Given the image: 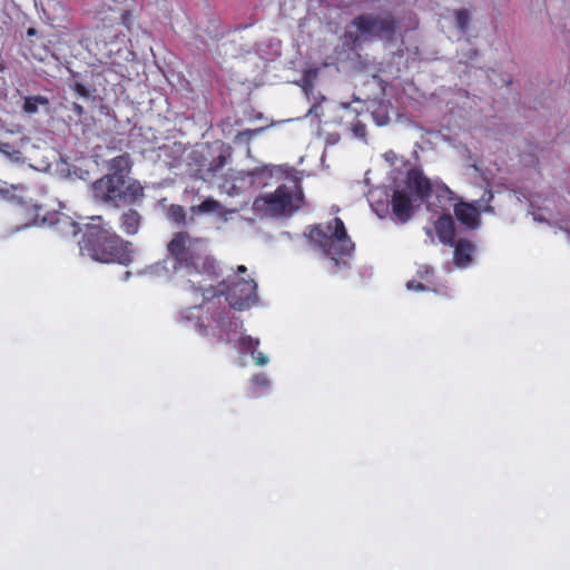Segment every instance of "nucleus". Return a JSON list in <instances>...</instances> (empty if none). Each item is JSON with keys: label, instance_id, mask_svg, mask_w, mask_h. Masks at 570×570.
Returning a JSON list of instances; mask_svg holds the SVG:
<instances>
[{"label": "nucleus", "instance_id": "nucleus-1", "mask_svg": "<svg viewBox=\"0 0 570 570\" xmlns=\"http://www.w3.org/2000/svg\"><path fill=\"white\" fill-rule=\"evenodd\" d=\"M173 271L183 273L194 292H200L204 301L213 298L217 292L212 284L220 275L217 261L210 254L205 238L194 237L180 230L167 244Z\"/></svg>", "mask_w": 570, "mask_h": 570}, {"label": "nucleus", "instance_id": "nucleus-2", "mask_svg": "<svg viewBox=\"0 0 570 570\" xmlns=\"http://www.w3.org/2000/svg\"><path fill=\"white\" fill-rule=\"evenodd\" d=\"M80 252L102 264L129 265L132 262L131 243L111 228L88 224L79 240Z\"/></svg>", "mask_w": 570, "mask_h": 570}, {"label": "nucleus", "instance_id": "nucleus-3", "mask_svg": "<svg viewBox=\"0 0 570 570\" xmlns=\"http://www.w3.org/2000/svg\"><path fill=\"white\" fill-rule=\"evenodd\" d=\"M308 238L336 268L348 267L345 258L351 257L355 244L347 235L344 222L340 217H334L326 224L312 226Z\"/></svg>", "mask_w": 570, "mask_h": 570}, {"label": "nucleus", "instance_id": "nucleus-4", "mask_svg": "<svg viewBox=\"0 0 570 570\" xmlns=\"http://www.w3.org/2000/svg\"><path fill=\"white\" fill-rule=\"evenodd\" d=\"M0 195L3 199L31 214V220L27 223L26 226L39 224L48 225L57 235L62 237L76 236L80 230L78 223L63 213L53 212L41 216L42 206L33 203L27 195V189L22 186L11 185L10 188L0 189Z\"/></svg>", "mask_w": 570, "mask_h": 570}, {"label": "nucleus", "instance_id": "nucleus-5", "mask_svg": "<svg viewBox=\"0 0 570 570\" xmlns=\"http://www.w3.org/2000/svg\"><path fill=\"white\" fill-rule=\"evenodd\" d=\"M96 200L116 208L130 206L145 196L144 187L138 180L105 175L91 186Z\"/></svg>", "mask_w": 570, "mask_h": 570}, {"label": "nucleus", "instance_id": "nucleus-6", "mask_svg": "<svg viewBox=\"0 0 570 570\" xmlns=\"http://www.w3.org/2000/svg\"><path fill=\"white\" fill-rule=\"evenodd\" d=\"M304 196L301 186L281 185L274 193L259 195L254 200V208L272 217L291 215L301 208Z\"/></svg>", "mask_w": 570, "mask_h": 570}, {"label": "nucleus", "instance_id": "nucleus-7", "mask_svg": "<svg viewBox=\"0 0 570 570\" xmlns=\"http://www.w3.org/2000/svg\"><path fill=\"white\" fill-rule=\"evenodd\" d=\"M257 284L253 278L235 277L232 282L222 281L215 286L217 294L224 295L229 306L236 311L249 308L257 299Z\"/></svg>", "mask_w": 570, "mask_h": 570}, {"label": "nucleus", "instance_id": "nucleus-8", "mask_svg": "<svg viewBox=\"0 0 570 570\" xmlns=\"http://www.w3.org/2000/svg\"><path fill=\"white\" fill-rule=\"evenodd\" d=\"M352 26L365 37L391 40L396 35L400 23L392 13H363L352 20Z\"/></svg>", "mask_w": 570, "mask_h": 570}, {"label": "nucleus", "instance_id": "nucleus-9", "mask_svg": "<svg viewBox=\"0 0 570 570\" xmlns=\"http://www.w3.org/2000/svg\"><path fill=\"white\" fill-rule=\"evenodd\" d=\"M232 158V147L222 144L216 156L209 163H203L197 169L198 177L207 183L215 180Z\"/></svg>", "mask_w": 570, "mask_h": 570}, {"label": "nucleus", "instance_id": "nucleus-10", "mask_svg": "<svg viewBox=\"0 0 570 570\" xmlns=\"http://www.w3.org/2000/svg\"><path fill=\"white\" fill-rule=\"evenodd\" d=\"M488 212L493 213V207L491 205H484V206H476L471 203H465L462 200H459L456 204H454V215L456 219L468 227L469 229H476L479 228L481 220H480V212Z\"/></svg>", "mask_w": 570, "mask_h": 570}, {"label": "nucleus", "instance_id": "nucleus-11", "mask_svg": "<svg viewBox=\"0 0 570 570\" xmlns=\"http://www.w3.org/2000/svg\"><path fill=\"white\" fill-rule=\"evenodd\" d=\"M393 215L401 223L410 220L413 214L411 195L405 190L395 189L391 198Z\"/></svg>", "mask_w": 570, "mask_h": 570}, {"label": "nucleus", "instance_id": "nucleus-12", "mask_svg": "<svg viewBox=\"0 0 570 570\" xmlns=\"http://www.w3.org/2000/svg\"><path fill=\"white\" fill-rule=\"evenodd\" d=\"M453 263L459 268H466L473 261L474 244L468 238L454 240Z\"/></svg>", "mask_w": 570, "mask_h": 570}, {"label": "nucleus", "instance_id": "nucleus-13", "mask_svg": "<svg viewBox=\"0 0 570 570\" xmlns=\"http://www.w3.org/2000/svg\"><path fill=\"white\" fill-rule=\"evenodd\" d=\"M434 228L440 242L446 246H453L455 240V224L449 213L442 214L434 223Z\"/></svg>", "mask_w": 570, "mask_h": 570}, {"label": "nucleus", "instance_id": "nucleus-14", "mask_svg": "<svg viewBox=\"0 0 570 570\" xmlns=\"http://www.w3.org/2000/svg\"><path fill=\"white\" fill-rule=\"evenodd\" d=\"M407 185L415 190L421 199L428 198L431 195V181L419 170H410L407 173Z\"/></svg>", "mask_w": 570, "mask_h": 570}, {"label": "nucleus", "instance_id": "nucleus-15", "mask_svg": "<svg viewBox=\"0 0 570 570\" xmlns=\"http://www.w3.org/2000/svg\"><path fill=\"white\" fill-rule=\"evenodd\" d=\"M107 167V175H115L117 177L128 178L127 175L129 174L131 168L130 157L128 154L116 156L108 161Z\"/></svg>", "mask_w": 570, "mask_h": 570}, {"label": "nucleus", "instance_id": "nucleus-16", "mask_svg": "<svg viewBox=\"0 0 570 570\" xmlns=\"http://www.w3.org/2000/svg\"><path fill=\"white\" fill-rule=\"evenodd\" d=\"M141 216L136 209H128L120 217V228L127 235H135L139 230Z\"/></svg>", "mask_w": 570, "mask_h": 570}, {"label": "nucleus", "instance_id": "nucleus-17", "mask_svg": "<svg viewBox=\"0 0 570 570\" xmlns=\"http://www.w3.org/2000/svg\"><path fill=\"white\" fill-rule=\"evenodd\" d=\"M50 101L46 96H29L23 98L22 111L27 115H35L39 111V106L47 107Z\"/></svg>", "mask_w": 570, "mask_h": 570}, {"label": "nucleus", "instance_id": "nucleus-18", "mask_svg": "<svg viewBox=\"0 0 570 570\" xmlns=\"http://www.w3.org/2000/svg\"><path fill=\"white\" fill-rule=\"evenodd\" d=\"M259 346V340L254 338L249 335H244L238 341V348L242 353H248L255 355L257 347Z\"/></svg>", "mask_w": 570, "mask_h": 570}, {"label": "nucleus", "instance_id": "nucleus-19", "mask_svg": "<svg viewBox=\"0 0 570 570\" xmlns=\"http://www.w3.org/2000/svg\"><path fill=\"white\" fill-rule=\"evenodd\" d=\"M253 181L267 185V180L273 177V168L268 166L257 167L252 171Z\"/></svg>", "mask_w": 570, "mask_h": 570}, {"label": "nucleus", "instance_id": "nucleus-20", "mask_svg": "<svg viewBox=\"0 0 570 570\" xmlns=\"http://www.w3.org/2000/svg\"><path fill=\"white\" fill-rule=\"evenodd\" d=\"M263 131V128H256V129H245L242 131H238L234 138V142L238 145H249L252 139L261 134Z\"/></svg>", "mask_w": 570, "mask_h": 570}, {"label": "nucleus", "instance_id": "nucleus-21", "mask_svg": "<svg viewBox=\"0 0 570 570\" xmlns=\"http://www.w3.org/2000/svg\"><path fill=\"white\" fill-rule=\"evenodd\" d=\"M168 218L178 225L186 224V210L183 206L173 204L168 208Z\"/></svg>", "mask_w": 570, "mask_h": 570}, {"label": "nucleus", "instance_id": "nucleus-22", "mask_svg": "<svg viewBox=\"0 0 570 570\" xmlns=\"http://www.w3.org/2000/svg\"><path fill=\"white\" fill-rule=\"evenodd\" d=\"M220 208H222V205L218 200H215L213 198H207L204 202H202L198 206L193 207V210L202 213V214H208V213L218 212Z\"/></svg>", "mask_w": 570, "mask_h": 570}, {"label": "nucleus", "instance_id": "nucleus-23", "mask_svg": "<svg viewBox=\"0 0 570 570\" xmlns=\"http://www.w3.org/2000/svg\"><path fill=\"white\" fill-rule=\"evenodd\" d=\"M455 24L461 32H466L469 23L471 21L470 12L465 9L455 10Z\"/></svg>", "mask_w": 570, "mask_h": 570}, {"label": "nucleus", "instance_id": "nucleus-24", "mask_svg": "<svg viewBox=\"0 0 570 570\" xmlns=\"http://www.w3.org/2000/svg\"><path fill=\"white\" fill-rule=\"evenodd\" d=\"M213 320H214L216 326L219 327L220 330H223L225 327H229L232 325L229 313L226 312L225 309L216 313L214 315Z\"/></svg>", "mask_w": 570, "mask_h": 570}, {"label": "nucleus", "instance_id": "nucleus-25", "mask_svg": "<svg viewBox=\"0 0 570 570\" xmlns=\"http://www.w3.org/2000/svg\"><path fill=\"white\" fill-rule=\"evenodd\" d=\"M416 275L422 281H425L426 283L431 284L432 278L434 276V269L428 265H421L417 268Z\"/></svg>", "mask_w": 570, "mask_h": 570}, {"label": "nucleus", "instance_id": "nucleus-26", "mask_svg": "<svg viewBox=\"0 0 570 570\" xmlns=\"http://www.w3.org/2000/svg\"><path fill=\"white\" fill-rule=\"evenodd\" d=\"M436 196H438V198H444L449 202L456 199L455 194L444 184H442L441 186H438Z\"/></svg>", "mask_w": 570, "mask_h": 570}, {"label": "nucleus", "instance_id": "nucleus-27", "mask_svg": "<svg viewBox=\"0 0 570 570\" xmlns=\"http://www.w3.org/2000/svg\"><path fill=\"white\" fill-rule=\"evenodd\" d=\"M70 88L81 98H89L91 96L90 89L78 81L70 85Z\"/></svg>", "mask_w": 570, "mask_h": 570}, {"label": "nucleus", "instance_id": "nucleus-28", "mask_svg": "<svg viewBox=\"0 0 570 570\" xmlns=\"http://www.w3.org/2000/svg\"><path fill=\"white\" fill-rule=\"evenodd\" d=\"M252 383L258 389H265L268 386L269 381L264 374H256L252 377Z\"/></svg>", "mask_w": 570, "mask_h": 570}, {"label": "nucleus", "instance_id": "nucleus-29", "mask_svg": "<svg viewBox=\"0 0 570 570\" xmlns=\"http://www.w3.org/2000/svg\"><path fill=\"white\" fill-rule=\"evenodd\" d=\"M344 38L347 43L356 46L360 42V35L357 32L346 31Z\"/></svg>", "mask_w": 570, "mask_h": 570}, {"label": "nucleus", "instance_id": "nucleus-30", "mask_svg": "<svg viewBox=\"0 0 570 570\" xmlns=\"http://www.w3.org/2000/svg\"><path fill=\"white\" fill-rule=\"evenodd\" d=\"M255 363L259 366L266 365L268 363V357L262 352H255V355H252Z\"/></svg>", "mask_w": 570, "mask_h": 570}, {"label": "nucleus", "instance_id": "nucleus-31", "mask_svg": "<svg viewBox=\"0 0 570 570\" xmlns=\"http://www.w3.org/2000/svg\"><path fill=\"white\" fill-rule=\"evenodd\" d=\"M406 287L407 289L412 291H417V292H422V291H425L426 289V286L420 282H416V281H409L406 283Z\"/></svg>", "mask_w": 570, "mask_h": 570}, {"label": "nucleus", "instance_id": "nucleus-32", "mask_svg": "<svg viewBox=\"0 0 570 570\" xmlns=\"http://www.w3.org/2000/svg\"><path fill=\"white\" fill-rule=\"evenodd\" d=\"M492 199H493V193H492V190H491V189H487V190L483 193V195H482L481 199H480V200H476V204H480V202H485V203H487L485 205H488V204L490 205V202H491Z\"/></svg>", "mask_w": 570, "mask_h": 570}, {"label": "nucleus", "instance_id": "nucleus-33", "mask_svg": "<svg viewBox=\"0 0 570 570\" xmlns=\"http://www.w3.org/2000/svg\"><path fill=\"white\" fill-rule=\"evenodd\" d=\"M72 110L79 117L82 116L83 112H85L83 107L80 104H78V102H73L72 104Z\"/></svg>", "mask_w": 570, "mask_h": 570}, {"label": "nucleus", "instance_id": "nucleus-34", "mask_svg": "<svg viewBox=\"0 0 570 570\" xmlns=\"http://www.w3.org/2000/svg\"><path fill=\"white\" fill-rule=\"evenodd\" d=\"M130 18H131V14L129 11H124L122 14H121V22L122 24L125 26H129L130 23Z\"/></svg>", "mask_w": 570, "mask_h": 570}, {"label": "nucleus", "instance_id": "nucleus-35", "mask_svg": "<svg viewBox=\"0 0 570 570\" xmlns=\"http://www.w3.org/2000/svg\"><path fill=\"white\" fill-rule=\"evenodd\" d=\"M354 132L357 135V136H364L365 134V126L362 125V124H357L355 127H354Z\"/></svg>", "mask_w": 570, "mask_h": 570}, {"label": "nucleus", "instance_id": "nucleus-36", "mask_svg": "<svg viewBox=\"0 0 570 570\" xmlns=\"http://www.w3.org/2000/svg\"><path fill=\"white\" fill-rule=\"evenodd\" d=\"M237 272H238L239 274H243V273H246V272H247V268H246V266H244V265H239V266L237 267Z\"/></svg>", "mask_w": 570, "mask_h": 570}, {"label": "nucleus", "instance_id": "nucleus-37", "mask_svg": "<svg viewBox=\"0 0 570 570\" xmlns=\"http://www.w3.org/2000/svg\"><path fill=\"white\" fill-rule=\"evenodd\" d=\"M36 33H37V31H36V29H33V28H29V29L27 30V35H28V36H35Z\"/></svg>", "mask_w": 570, "mask_h": 570}, {"label": "nucleus", "instance_id": "nucleus-38", "mask_svg": "<svg viewBox=\"0 0 570 570\" xmlns=\"http://www.w3.org/2000/svg\"><path fill=\"white\" fill-rule=\"evenodd\" d=\"M218 341H222V342L228 343V337H223V335H219V336H218Z\"/></svg>", "mask_w": 570, "mask_h": 570}, {"label": "nucleus", "instance_id": "nucleus-39", "mask_svg": "<svg viewBox=\"0 0 570 570\" xmlns=\"http://www.w3.org/2000/svg\"><path fill=\"white\" fill-rule=\"evenodd\" d=\"M206 330H207V327H206V326L200 325V333H202V334H204V335H205V334H206Z\"/></svg>", "mask_w": 570, "mask_h": 570}, {"label": "nucleus", "instance_id": "nucleus-40", "mask_svg": "<svg viewBox=\"0 0 570 570\" xmlns=\"http://www.w3.org/2000/svg\"><path fill=\"white\" fill-rule=\"evenodd\" d=\"M92 220L101 222V220H102V218H101L100 216H98V217H94V218H92Z\"/></svg>", "mask_w": 570, "mask_h": 570}]
</instances>
